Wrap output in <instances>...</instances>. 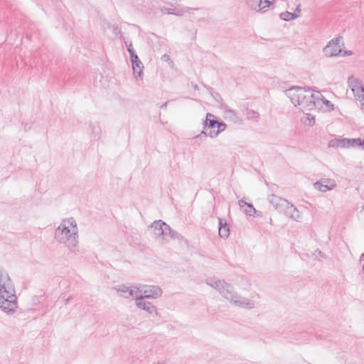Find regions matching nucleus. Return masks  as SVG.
Segmentation results:
<instances>
[{"instance_id":"f8f14e48","label":"nucleus","mask_w":364,"mask_h":364,"mask_svg":"<svg viewBox=\"0 0 364 364\" xmlns=\"http://www.w3.org/2000/svg\"><path fill=\"white\" fill-rule=\"evenodd\" d=\"M336 187V183L332 178H321L314 183V188L322 193L332 191Z\"/></svg>"},{"instance_id":"58836bf2","label":"nucleus","mask_w":364,"mask_h":364,"mask_svg":"<svg viewBox=\"0 0 364 364\" xmlns=\"http://www.w3.org/2000/svg\"><path fill=\"white\" fill-rule=\"evenodd\" d=\"M108 28H111V25L109 23L108 24Z\"/></svg>"},{"instance_id":"2f4dec72","label":"nucleus","mask_w":364,"mask_h":364,"mask_svg":"<svg viewBox=\"0 0 364 364\" xmlns=\"http://www.w3.org/2000/svg\"><path fill=\"white\" fill-rule=\"evenodd\" d=\"M353 54V52L351 50H342V52H341V54H339V55L341 56H348V55H351Z\"/></svg>"},{"instance_id":"6e6552de","label":"nucleus","mask_w":364,"mask_h":364,"mask_svg":"<svg viewBox=\"0 0 364 364\" xmlns=\"http://www.w3.org/2000/svg\"><path fill=\"white\" fill-rule=\"evenodd\" d=\"M342 36H338L331 40L323 48V54L326 57H336L341 54L342 48L340 45Z\"/></svg>"},{"instance_id":"cd10ccee","label":"nucleus","mask_w":364,"mask_h":364,"mask_svg":"<svg viewBox=\"0 0 364 364\" xmlns=\"http://www.w3.org/2000/svg\"><path fill=\"white\" fill-rule=\"evenodd\" d=\"M304 123L309 126H313L315 124L314 117L311 116V114H308L306 119L304 121Z\"/></svg>"},{"instance_id":"bb28decb","label":"nucleus","mask_w":364,"mask_h":364,"mask_svg":"<svg viewBox=\"0 0 364 364\" xmlns=\"http://www.w3.org/2000/svg\"><path fill=\"white\" fill-rule=\"evenodd\" d=\"M132 74L136 81L143 80L142 70H132Z\"/></svg>"},{"instance_id":"9d476101","label":"nucleus","mask_w":364,"mask_h":364,"mask_svg":"<svg viewBox=\"0 0 364 364\" xmlns=\"http://www.w3.org/2000/svg\"><path fill=\"white\" fill-rule=\"evenodd\" d=\"M119 296L125 299H129L131 297L137 298L139 296V291L137 287H128L124 284L118 285L114 287Z\"/></svg>"},{"instance_id":"f3484780","label":"nucleus","mask_w":364,"mask_h":364,"mask_svg":"<svg viewBox=\"0 0 364 364\" xmlns=\"http://www.w3.org/2000/svg\"><path fill=\"white\" fill-rule=\"evenodd\" d=\"M88 134L93 140H99L102 135V129L98 122H91L87 129Z\"/></svg>"},{"instance_id":"4468645a","label":"nucleus","mask_w":364,"mask_h":364,"mask_svg":"<svg viewBox=\"0 0 364 364\" xmlns=\"http://www.w3.org/2000/svg\"><path fill=\"white\" fill-rule=\"evenodd\" d=\"M146 298L143 297L142 295L139 294L137 296V298H135V304L136 306L142 310L146 311L150 314H155L157 315V309L149 301H146L144 299Z\"/></svg>"},{"instance_id":"5701e85b","label":"nucleus","mask_w":364,"mask_h":364,"mask_svg":"<svg viewBox=\"0 0 364 364\" xmlns=\"http://www.w3.org/2000/svg\"><path fill=\"white\" fill-rule=\"evenodd\" d=\"M160 62L162 63V66L173 68L174 65L173 61L171 59L170 56L167 54L163 55L160 58Z\"/></svg>"},{"instance_id":"c756f323","label":"nucleus","mask_w":364,"mask_h":364,"mask_svg":"<svg viewBox=\"0 0 364 364\" xmlns=\"http://www.w3.org/2000/svg\"><path fill=\"white\" fill-rule=\"evenodd\" d=\"M113 33L117 36L119 33H121V28L118 26V25L114 24L112 26Z\"/></svg>"},{"instance_id":"6ab92c4d","label":"nucleus","mask_w":364,"mask_h":364,"mask_svg":"<svg viewBox=\"0 0 364 364\" xmlns=\"http://www.w3.org/2000/svg\"><path fill=\"white\" fill-rule=\"evenodd\" d=\"M230 231L226 223H223L222 219L219 220V235L221 237L226 238L229 236Z\"/></svg>"},{"instance_id":"39448f33","label":"nucleus","mask_w":364,"mask_h":364,"mask_svg":"<svg viewBox=\"0 0 364 364\" xmlns=\"http://www.w3.org/2000/svg\"><path fill=\"white\" fill-rule=\"evenodd\" d=\"M348 83L355 99L360 102V107L364 112V84L353 75L348 77Z\"/></svg>"},{"instance_id":"2eb2a0df","label":"nucleus","mask_w":364,"mask_h":364,"mask_svg":"<svg viewBox=\"0 0 364 364\" xmlns=\"http://www.w3.org/2000/svg\"><path fill=\"white\" fill-rule=\"evenodd\" d=\"M217 124L218 120L216 119V117L211 113H207L205 119L203 122V130L200 134L209 136L210 131L215 130V128L216 127Z\"/></svg>"},{"instance_id":"4c0bfd02","label":"nucleus","mask_w":364,"mask_h":364,"mask_svg":"<svg viewBox=\"0 0 364 364\" xmlns=\"http://www.w3.org/2000/svg\"><path fill=\"white\" fill-rule=\"evenodd\" d=\"M296 11H298L299 13L301 11V9H300V6H299H299H297V7L296 8V9H295V11H294V12H296Z\"/></svg>"},{"instance_id":"f03ea898","label":"nucleus","mask_w":364,"mask_h":364,"mask_svg":"<svg viewBox=\"0 0 364 364\" xmlns=\"http://www.w3.org/2000/svg\"><path fill=\"white\" fill-rule=\"evenodd\" d=\"M55 240L64 245L70 252L77 254L79 252V234L77 222L74 218L63 219L54 232Z\"/></svg>"},{"instance_id":"aec40b11","label":"nucleus","mask_w":364,"mask_h":364,"mask_svg":"<svg viewBox=\"0 0 364 364\" xmlns=\"http://www.w3.org/2000/svg\"><path fill=\"white\" fill-rule=\"evenodd\" d=\"M217 130H210L209 133V136L210 138H215L221 132L224 131L226 128L225 123L223 122H218L217 124Z\"/></svg>"},{"instance_id":"20e7f679","label":"nucleus","mask_w":364,"mask_h":364,"mask_svg":"<svg viewBox=\"0 0 364 364\" xmlns=\"http://www.w3.org/2000/svg\"><path fill=\"white\" fill-rule=\"evenodd\" d=\"M285 92L294 106L299 107L303 111L316 108L321 97L320 92H313L309 88L301 87H292Z\"/></svg>"},{"instance_id":"b1692460","label":"nucleus","mask_w":364,"mask_h":364,"mask_svg":"<svg viewBox=\"0 0 364 364\" xmlns=\"http://www.w3.org/2000/svg\"><path fill=\"white\" fill-rule=\"evenodd\" d=\"M194 9H193L191 7H186V8L180 9H173V15L181 16H183L184 14V13H186V12L189 13L191 10H194ZM196 9L198 10V9Z\"/></svg>"},{"instance_id":"7ed1b4c3","label":"nucleus","mask_w":364,"mask_h":364,"mask_svg":"<svg viewBox=\"0 0 364 364\" xmlns=\"http://www.w3.org/2000/svg\"><path fill=\"white\" fill-rule=\"evenodd\" d=\"M17 307V296L13 282L8 272L0 269V309L6 314L11 315Z\"/></svg>"},{"instance_id":"a878e982","label":"nucleus","mask_w":364,"mask_h":364,"mask_svg":"<svg viewBox=\"0 0 364 364\" xmlns=\"http://www.w3.org/2000/svg\"><path fill=\"white\" fill-rule=\"evenodd\" d=\"M246 116H247V118L249 119H253V120L257 121L259 117V114L258 112H257L254 110L250 109V110L247 111Z\"/></svg>"},{"instance_id":"ddd939ff","label":"nucleus","mask_w":364,"mask_h":364,"mask_svg":"<svg viewBox=\"0 0 364 364\" xmlns=\"http://www.w3.org/2000/svg\"><path fill=\"white\" fill-rule=\"evenodd\" d=\"M268 200L274 209L282 213L287 205H289V201L287 200L274 194L270 195L268 197Z\"/></svg>"},{"instance_id":"423d86ee","label":"nucleus","mask_w":364,"mask_h":364,"mask_svg":"<svg viewBox=\"0 0 364 364\" xmlns=\"http://www.w3.org/2000/svg\"><path fill=\"white\" fill-rule=\"evenodd\" d=\"M151 228L154 230V234L156 237H160L161 235L166 233V231H168V234L170 235V238L175 239L178 238L179 235L172 230L171 228L164 222L161 220L154 221L151 225Z\"/></svg>"},{"instance_id":"0eeeda50","label":"nucleus","mask_w":364,"mask_h":364,"mask_svg":"<svg viewBox=\"0 0 364 364\" xmlns=\"http://www.w3.org/2000/svg\"><path fill=\"white\" fill-rule=\"evenodd\" d=\"M276 0H247L248 7L257 12L264 13L269 9H273Z\"/></svg>"},{"instance_id":"f704fd0d","label":"nucleus","mask_w":364,"mask_h":364,"mask_svg":"<svg viewBox=\"0 0 364 364\" xmlns=\"http://www.w3.org/2000/svg\"><path fill=\"white\" fill-rule=\"evenodd\" d=\"M357 147H360L364 149V139L360 138V143L358 142Z\"/></svg>"},{"instance_id":"72a5a7b5","label":"nucleus","mask_w":364,"mask_h":364,"mask_svg":"<svg viewBox=\"0 0 364 364\" xmlns=\"http://www.w3.org/2000/svg\"><path fill=\"white\" fill-rule=\"evenodd\" d=\"M166 233H164V234L161 235V239H162V240H164V241L168 242V238H167V237H170V235L168 234V231H166Z\"/></svg>"},{"instance_id":"9b49d317","label":"nucleus","mask_w":364,"mask_h":364,"mask_svg":"<svg viewBox=\"0 0 364 364\" xmlns=\"http://www.w3.org/2000/svg\"><path fill=\"white\" fill-rule=\"evenodd\" d=\"M360 143V138L358 139H334L328 143L329 147L350 148L357 147V144Z\"/></svg>"},{"instance_id":"473e14b6","label":"nucleus","mask_w":364,"mask_h":364,"mask_svg":"<svg viewBox=\"0 0 364 364\" xmlns=\"http://www.w3.org/2000/svg\"><path fill=\"white\" fill-rule=\"evenodd\" d=\"M126 46L127 48V51L129 52V55L132 54V53H134L135 50H134L133 47H132V43H129V45H127L126 43Z\"/></svg>"},{"instance_id":"412c9836","label":"nucleus","mask_w":364,"mask_h":364,"mask_svg":"<svg viewBox=\"0 0 364 364\" xmlns=\"http://www.w3.org/2000/svg\"><path fill=\"white\" fill-rule=\"evenodd\" d=\"M279 17L281 19L289 21L291 20L296 19L299 17V14H297L296 12H289V11H285L282 12L279 14Z\"/></svg>"},{"instance_id":"1a4fd4ad","label":"nucleus","mask_w":364,"mask_h":364,"mask_svg":"<svg viewBox=\"0 0 364 364\" xmlns=\"http://www.w3.org/2000/svg\"><path fill=\"white\" fill-rule=\"evenodd\" d=\"M139 294L146 299H157L162 294L161 289L154 285H141L138 287Z\"/></svg>"},{"instance_id":"c9c22d12","label":"nucleus","mask_w":364,"mask_h":364,"mask_svg":"<svg viewBox=\"0 0 364 364\" xmlns=\"http://www.w3.org/2000/svg\"><path fill=\"white\" fill-rule=\"evenodd\" d=\"M168 102V101H167V102H166L165 103H164V104L161 106V109H166V107H167Z\"/></svg>"},{"instance_id":"dca6fc26","label":"nucleus","mask_w":364,"mask_h":364,"mask_svg":"<svg viewBox=\"0 0 364 364\" xmlns=\"http://www.w3.org/2000/svg\"><path fill=\"white\" fill-rule=\"evenodd\" d=\"M283 214L296 222H299L301 220V213L290 202H289V205L285 208Z\"/></svg>"},{"instance_id":"a211bd4d","label":"nucleus","mask_w":364,"mask_h":364,"mask_svg":"<svg viewBox=\"0 0 364 364\" xmlns=\"http://www.w3.org/2000/svg\"><path fill=\"white\" fill-rule=\"evenodd\" d=\"M238 205L241 210H243L247 215H254L256 213V209L254 208L252 204L247 203L243 200H240L238 201Z\"/></svg>"},{"instance_id":"7c9ffc66","label":"nucleus","mask_w":364,"mask_h":364,"mask_svg":"<svg viewBox=\"0 0 364 364\" xmlns=\"http://www.w3.org/2000/svg\"><path fill=\"white\" fill-rule=\"evenodd\" d=\"M161 11L164 14H167L173 15V10L172 9H168V8H165V7L161 9Z\"/></svg>"},{"instance_id":"c85d7f7f","label":"nucleus","mask_w":364,"mask_h":364,"mask_svg":"<svg viewBox=\"0 0 364 364\" xmlns=\"http://www.w3.org/2000/svg\"><path fill=\"white\" fill-rule=\"evenodd\" d=\"M320 101H322V102L326 106L332 107V109H333V104H332L331 102H330L329 100H326L322 95L321 97L320 98Z\"/></svg>"},{"instance_id":"4be33fe9","label":"nucleus","mask_w":364,"mask_h":364,"mask_svg":"<svg viewBox=\"0 0 364 364\" xmlns=\"http://www.w3.org/2000/svg\"><path fill=\"white\" fill-rule=\"evenodd\" d=\"M129 55H130V60L132 64V68H135L136 67L138 68H144L143 65L141 67V65H142V63L139 60L136 52L132 53V54H130Z\"/></svg>"},{"instance_id":"f257e3e1","label":"nucleus","mask_w":364,"mask_h":364,"mask_svg":"<svg viewBox=\"0 0 364 364\" xmlns=\"http://www.w3.org/2000/svg\"><path fill=\"white\" fill-rule=\"evenodd\" d=\"M205 283L217 290L230 303L242 309H254L257 304V300L260 298L259 294L257 292L252 294L250 298L242 296L234 291L230 284L215 277L208 278Z\"/></svg>"},{"instance_id":"393cba45","label":"nucleus","mask_w":364,"mask_h":364,"mask_svg":"<svg viewBox=\"0 0 364 364\" xmlns=\"http://www.w3.org/2000/svg\"><path fill=\"white\" fill-rule=\"evenodd\" d=\"M225 113L226 117L231 119L234 122H236L238 119L236 112L232 109H226Z\"/></svg>"},{"instance_id":"e433bc0d","label":"nucleus","mask_w":364,"mask_h":364,"mask_svg":"<svg viewBox=\"0 0 364 364\" xmlns=\"http://www.w3.org/2000/svg\"><path fill=\"white\" fill-rule=\"evenodd\" d=\"M72 299H73V297H72V296H69L68 299H66L65 300V304H68V302H69L70 300H72Z\"/></svg>"}]
</instances>
